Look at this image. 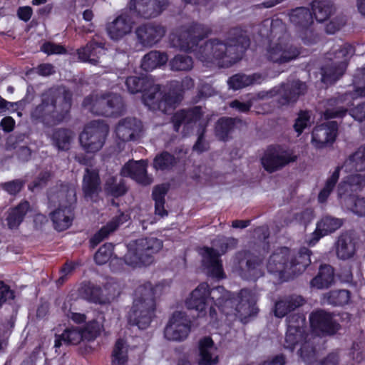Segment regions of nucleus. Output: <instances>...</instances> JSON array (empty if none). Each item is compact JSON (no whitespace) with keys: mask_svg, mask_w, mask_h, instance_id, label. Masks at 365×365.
<instances>
[{"mask_svg":"<svg viewBox=\"0 0 365 365\" xmlns=\"http://www.w3.org/2000/svg\"><path fill=\"white\" fill-rule=\"evenodd\" d=\"M125 86L129 93L135 94L138 93H143L145 96L153 86V82L148 76H128L125 80Z\"/></svg>","mask_w":365,"mask_h":365,"instance_id":"obj_37","label":"nucleus"},{"mask_svg":"<svg viewBox=\"0 0 365 365\" xmlns=\"http://www.w3.org/2000/svg\"><path fill=\"white\" fill-rule=\"evenodd\" d=\"M121 173L138 183L148 184L147 181L146 164L143 160L129 161L123 167Z\"/></svg>","mask_w":365,"mask_h":365,"instance_id":"obj_27","label":"nucleus"},{"mask_svg":"<svg viewBox=\"0 0 365 365\" xmlns=\"http://www.w3.org/2000/svg\"><path fill=\"white\" fill-rule=\"evenodd\" d=\"M187 119L189 124L199 121L203 116V111L200 106H196L188 110H185Z\"/></svg>","mask_w":365,"mask_h":365,"instance_id":"obj_64","label":"nucleus"},{"mask_svg":"<svg viewBox=\"0 0 365 365\" xmlns=\"http://www.w3.org/2000/svg\"><path fill=\"white\" fill-rule=\"evenodd\" d=\"M73 133L70 129L65 128H56L52 134L53 144L59 150H68L70 148Z\"/></svg>","mask_w":365,"mask_h":365,"instance_id":"obj_43","label":"nucleus"},{"mask_svg":"<svg viewBox=\"0 0 365 365\" xmlns=\"http://www.w3.org/2000/svg\"><path fill=\"white\" fill-rule=\"evenodd\" d=\"M168 5V0H130L129 9L138 17L155 18L160 15Z\"/></svg>","mask_w":365,"mask_h":365,"instance_id":"obj_17","label":"nucleus"},{"mask_svg":"<svg viewBox=\"0 0 365 365\" xmlns=\"http://www.w3.org/2000/svg\"><path fill=\"white\" fill-rule=\"evenodd\" d=\"M312 14L318 22H324L329 19L334 11L333 4L328 0H314L312 4Z\"/></svg>","mask_w":365,"mask_h":365,"instance_id":"obj_38","label":"nucleus"},{"mask_svg":"<svg viewBox=\"0 0 365 365\" xmlns=\"http://www.w3.org/2000/svg\"><path fill=\"white\" fill-rule=\"evenodd\" d=\"M289 18L299 31H307L313 24L312 11L304 6L292 9L289 13Z\"/></svg>","mask_w":365,"mask_h":365,"instance_id":"obj_25","label":"nucleus"},{"mask_svg":"<svg viewBox=\"0 0 365 365\" xmlns=\"http://www.w3.org/2000/svg\"><path fill=\"white\" fill-rule=\"evenodd\" d=\"M311 116L309 112L307 110H301L298 113L297 118L294 120L293 128L297 133V135H300L305 128L310 126L311 124Z\"/></svg>","mask_w":365,"mask_h":365,"instance_id":"obj_52","label":"nucleus"},{"mask_svg":"<svg viewBox=\"0 0 365 365\" xmlns=\"http://www.w3.org/2000/svg\"><path fill=\"white\" fill-rule=\"evenodd\" d=\"M306 300L301 295L290 294L284 296L274 303V315L277 318H283L289 313L303 306Z\"/></svg>","mask_w":365,"mask_h":365,"instance_id":"obj_23","label":"nucleus"},{"mask_svg":"<svg viewBox=\"0 0 365 365\" xmlns=\"http://www.w3.org/2000/svg\"><path fill=\"white\" fill-rule=\"evenodd\" d=\"M337 257L341 259L351 258L356 252V242L349 235H341L336 242V249Z\"/></svg>","mask_w":365,"mask_h":365,"instance_id":"obj_33","label":"nucleus"},{"mask_svg":"<svg viewBox=\"0 0 365 365\" xmlns=\"http://www.w3.org/2000/svg\"><path fill=\"white\" fill-rule=\"evenodd\" d=\"M220 255L221 254L217 250L212 247H205L204 265L207 267L222 262Z\"/></svg>","mask_w":365,"mask_h":365,"instance_id":"obj_60","label":"nucleus"},{"mask_svg":"<svg viewBox=\"0 0 365 365\" xmlns=\"http://www.w3.org/2000/svg\"><path fill=\"white\" fill-rule=\"evenodd\" d=\"M83 108H89L96 115L117 118L123 115L125 110L123 100L120 95L108 93L93 98L85 97L82 102Z\"/></svg>","mask_w":365,"mask_h":365,"instance_id":"obj_8","label":"nucleus"},{"mask_svg":"<svg viewBox=\"0 0 365 365\" xmlns=\"http://www.w3.org/2000/svg\"><path fill=\"white\" fill-rule=\"evenodd\" d=\"M108 132V125L103 120H92L81 133L80 144L86 153H96L104 145Z\"/></svg>","mask_w":365,"mask_h":365,"instance_id":"obj_10","label":"nucleus"},{"mask_svg":"<svg viewBox=\"0 0 365 365\" xmlns=\"http://www.w3.org/2000/svg\"><path fill=\"white\" fill-rule=\"evenodd\" d=\"M80 294L87 301L98 304H106L110 302L108 296L103 294L101 286L91 282H84L79 289Z\"/></svg>","mask_w":365,"mask_h":365,"instance_id":"obj_26","label":"nucleus"},{"mask_svg":"<svg viewBox=\"0 0 365 365\" xmlns=\"http://www.w3.org/2000/svg\"><path fill=\"white\" fill-rule=\"evenodd\" d=\"M168 187L164 185H156L152 192V197L155 201V213L161 217L168 215L165 209V195L168 192Z\"/></svg>","mask_w":365,"mask_h":365,"instance_id":"obj_45","label":"nucleus"},{"mask_svg":"<svg viewBox=\"0 0 365 365\" xmlns=\"http://www.w3.org/2000/svg\"><path fill=\"white\" fill-rule=\"evenodd\" d=\"M15 298V292L10 287L4 282L0 281V307L8 300H13Z\"/></svg>","mask_w":365,"mask_h":365,"instance_id":"obj_62","label":"nucleus"},{"mask_svg":"<svg viewBox=\"0 0 365 365\" xmlns=\"http://www.w3.org/2000/svg\"><path fill=\"white\" fill-rule=\"evenodd\" d=\"M339 125L336 121L331 120L317 125L312 133V142L319 149L332 144L336 138Z\"/></svg>","mask_w":365,"mask_h":365,"instance_id":"obj_19","label":"nucleus"},{"mask_svg":"<svg viewBox=\"0 0 365 365\" xmlns=\"http://www.w3.org/2000/svg\"><path fill=\"white\" fill-rule=\"evenodd\" d=\"M344 165L350 171H365V144L350 155L345 160Z\"/></svg>","mask_w":365,"mask_h":365,"instance_id":"obj_41","label":"nucleus"},{"mask_svg":"<svg viewBox=\"0 0 365 365\" xmlns=\"http://www.w3.org/2000/svg\"><path fill=\"white\" fill-rule=\"evenodd\" d=\"M81 332L83 340L93 341L101 334L100 324L96 320L88 322L83 328H81Z\"/></svg>","mask_w":365,"mask_h":365,"instance_id":"obj_53","label":"nucleus"},{"mask_svg":"<svg viewBox=\"0 0 365 365\" xmlns=\"http://www.w3.org/2000/svg\"><path fill=\"white\" fill-rule=\"evenodd\" d=\"M162 247L163 241L156 237L140 238L130 243L125 255L116 261L133 268L146 267L153 262L154 255Z\"/></svg>","mask_w":365,"mask_h":365,"instance_id":"obj_6","label":"nucleus"},{"mask_svg":"<svg viewBox=\"0 0 365 365\" xmlns=\"http://www.w3.org/2000/svg\"><path fill=\"white\" fill-rule=\"evenodd\" d=\"M257 301L255 292L250 289L243 288L235 294L227 291L223 286L210 289L207 282H202L185 300V307L189 310L196 311L197 317H205L210 307L209 316L212 321L217 320L216 307L222 314H234L246 324L259 312Z\"/></svg>","mask_w":365,"mask_h":365,"instance_id":"obj_1","label":"nucleus"},{"mask_svg":"<svg viewBox=\"0 0 365 365\" xmlns=\"http://www.w3.org/2000/svg\"><path fill=\"white\" fill-rule=\"evenodd\" d=\"M314 339L309 337L304 340L298 351L299 357L307 364H311L315 359L317 351Z\"/></svg>","mask_w":365,"mask_h":365,"instance_id":"obj_49","label":"nucleus"},{"mask_svg":"<svg viewBox=\"0 0 365 365\" xmlns=\"http://www.w3.org/2000/svg\"><path fill=\"white\" fill-rule=\"evenodd\" d=\"M307 91L306 83L299 80L282 82L267 91L269 97L277 96V103L279 107L289 106L295 104L300 96Z\"/></svg>","mask_w":365,"mask_h":365,"instance_id":"obj_11","label":"nucleus"},{"mask_svg":"<svg viewBox=\"0 0 365 365\" xmlns=\"http://www.w3.org/2000/svg\"><path fill=\"white\" fill-rule=\"evenodd\" d=\"M354 51V46L349 43H344L338 50L334 51V54L336 58H341L342 60L341 61L347 63L348 57L353 55Z\"/></svg>","mask_w":365,"mask_h":365,"instance_id":"obj_63","label":"nucleus"},{"mask_svg":"<svg viewBox=\"0 0 365 365\" xmlns=\"http://www.w3.org/2000/svg\"><path fill=\"white\" fill-rule=\"evenodd\" d=\"M73 93L65 86L52 87L44 91L41 102L31 111V118L44 127L52 128L71 118Z\"/></svg>","mask_w":365,"mask_h":365,"instance_id":"obj_3","label":"nucleus"},{"mask_svg":"<svg viewBox=\"0 0 365 365\" xmlns=\"http://www.w3.org/2000/svg\"><path fill=\"white\" fill-rule=\"evenodd\" d=\"M332 312L319 309L309 314V324L312 331L317 336H334L340 329L341 325L334 319Z\"/></svg>","mask_w":365,"mask_h":365,"instance_id":"obj_13","label":"nucleus"},{"mask_svg":"<svg viewBox=\"0 0 365 365\" xmlns=\"http://www.w3.org/2000/svg\"><path fill=\"white\" fill-rule=\"evenodd\" d=\"M41 51L47 55L66 54L67 53V50L63 46L51 41L44 42L41 46Z\"/></svg>","mask_w":365,"mask_h":365,"instance_id":"obj_59","label":"nucleus"},{"mask_svg":"<svg viewBox=\"0 0 365 365\" xmlns=\"http://www.w3.org/2000/svg\"><path fill=\"white\" fill-rule=\"evenodd\" d=\"M192 321L184 312L176 311L170 318L164 329V336L169 341H182L189 335Z\"/></svg>","mask_w":365,"mask_h":365,"instance_id":"obj_14","label":"nucleus"},{"mask_svg":"<svg viewBox=\"0 0 365 365\" xmlns=\"http://www.w3.org/2000/svg\"><path fill=\"white\" fill-rule=\"evenodd\" d=\"M135 294L132 309L128 314V323L133 326H137L140 329H147L155 312V292L150 282L139 286Z\"/></svg>","mask_w":365,"mask_h":365,"instance_id":"obj_5","label":"nucleus"},{"mask_svg":"<svg viewBox=\"0 0 365 365\" xmlns=\"http://www.w3.org/2000/svg\"><path fill=\"white\" fill-rule=\"evenodd\" d=\"M25 181L22 179H15L1 183V187L10 195L15 196L24 187Z\"/></svg>","mask_w":365,"mask_h":365,"instance_id":"obj_56","label":"nucleus"},{"mask_svg":"<svg viewBox=\"0 0 365 365\" xmlns=\"http://www.w3.org/2000/svg\"><path fill=\"white\" fill-rule=\"evenodd\" d=\"M170 86H172V88L175 89L178 92L180 93V94L183 96L184 92L187 90L192 89L195 86V83L192 78L186 76L181 81H172L170 82Z\"/></svg>","mask_w":365,"mask_h":365,"instance_id":"obj_58","label":"nucleus"},{"mask_svg":"<svg viewBox=\"0 0 365 365\" xmlns=\"http://www.w3.org/2000/svg\"><path fill=\"white\" fill-rule=\"evenodd\" d=\"M309 334L307 331L294 330L287 329L284 346L285 349L293 351L297 345L300 344L309 338Z\"/></svg>","mask_w":365,"mask_h":365,"instance_id":"obj_44","label":"nucleus"},{"mask_svg":"<svg viewBox=\"0 0 365 365\" xmlns=\"http://www.w3.org/2000/svg\"><path fill=\"white\" fill-rule=\"evenodd\" d=\"M299 54L300 51L296 46L281 41L270 44L267 50V59L278 64H283L294 60Z\"/></svg>","mask_w":365,"mask_h":365,"instance_id":"obj_18","label":"nucleus"},{"mask_svg":"<svg viewBox=\"0 0 365 365\" xmlns=\"http://www.w3.org/2000/svg\"><path fill=\"white\" fill-rule=\"evenodd\" d=\"M238 240L237 238L230 237H223L218 240L216 246L221 252V255H225L227 252L235 249L238 245Z\"/></svg>","mask_w":365,"mask_h":365,"instance_id":"obj_57","label":"nucleus"},{"mask_svg":"<svg viewBox=\"0 0 365 365\" xmlns=\"http://www.w3.org/2000/svg\"><path fill=\"white\" fill-rule=\"evenodd\" d=\"M101 180L98 173L95 170H86L83 180V191L86 197H93L101 190Z\"/></svg>","mask_w":365,"mask_h":365,"instance_id":"obj_39","label":"nucleus"},{"mask_svg":"<svg viewBox=\"0 0 365 365\" xmlns=\"http://www.w3.org/2000/svg\"><path fill=\"white\" fill-rule=\"evenodd\" d=\"M59 200L58 207L50 213L53 227L58 232L69 228L75 217L76 192L68 186H62L57 192Z\"/></svg>","mask_w":365,"mask_h":365,"instance_id":"obj_7","label":"nucleus"},{"mask_svg":"<svg viewBox=\"0 0 365 365\" xmlns=\"http://www.w3.org/2000/svg\"><path fill=\"white\" fill-rule=\"evenodd\" d=\"M128 361L126 342L123 339L119 338L115 341L112 351L111 364L112 365H125Z\"/></svg>","mask_w":365,"mask_h":365,"instance_id":"obj_47","label":"nucleus"},{"mask_svg":"<svg viewBox=\"0 0 365 365\" xmlns=\"http://www.w3.org/2000/svg\"><path fill=\"white\" fill-rule=\"evenodd\" d=\"M132 24L131 18L126 14H122L107 24L106 31L111 39L118 41L131 31Z\"/></svg>","mask_w":365,"mask_h":365,"instance_id":"obj_24","label":"nucleus"},{"mask_svg":"<svg viewBox=\"0 0 365 365\" xmlns=\"http://www.w3.org/2000/svg\"><path fill=\"white\" fill-rule=\"evenodd\" d=\"M344 224L343 220L329 215H323L317 222L316 229L308 240L310 246L315 245L321 238L339 230Z\"/></svg>","mask_w":365,"mask_h":365,"instance_id":"obj_20","label":"nucleus"},{"mask_svg":"<svg viewBox=\"0 0 365 365\" xmlns=\"http://www.w3.org/2000/svg\"><path fill=\"white\" fill-rule=\"evenodd\" d=\"M113 245L112 243H105L100 247L94 255V261L98 265L106 264L110 259L113 252Z\"/></svg>","mask_w":365,"mask_h":365,"instance_id":"obj_51","label":"nucleus"},{"mask_svg":"<svg viewBox=\"0 0 365 365\" xmlns=\"http://www.w3.org/2000/svg\"><path fill=\"white\" fill-rule=\"evenodd\" d=\"M351 299V292L346 289L330 291L327 296V302L333 306L343 307L347 304Z\"/></svg>","mask_w":365,"mask_h":365,"instance_id":"obj_50","label":"nucleus"},{"mask_svg":"<svg viewBox=\"0 0 365 365\" xmlns=\"http://www.w3.org/2000/svg\"><path fill=\"white\" fill-rule=\"evenodd\" d=\"M334 282V269L329 264H322L318 274L311 280L312 287L317 289L328 288Z\"/></svg>","mask_w":365,"mask_h":365,"instance_id":"obj_32","label":"nucleus"},{"mask_svg":"<svg viewBox=\"0 0 365 365\" xmlns=\"http://www.w3.org/2000/svg\"><path fill=\"white\" fill-rule=\"evenodd\" d=\"M29 210L30 204L27 200H23L16 206L11 207L6 217L9 228L11 230L18 228Z\"/></svg>","mask_w":365,"mask_h":365,"instance_id":"obj_30","label":"nucleus"},{"mask_svg":"<svg viewBox=\"0 0 365 365\" xmlns=\"http://www.w3.org/2000/svg\"><path fill=\"white\" fill-rule=\"evenodd\" d=\"M177 164L175 156L168 151H162L153 159V166L156 170H170Z\"/></svg>","mask_w":365,"mask_h":365,"instance_id":"obj_46","label":"nucleus"},{"mask_svg":"<svg viewBox=\"0 0 365 365\" xmlns=\"http://www.w3.org/2000/svg\"><path fill=\"white\" fill-rule=\"evenodd\" d=\"M232 267L241 278L246 280L256 281L264 275L263 257L249 250L237 251L232 258Z\"/></svg>","mask_w":365,"mask_h":365,"instance_id":"obj_9","label":"nucleus"},{"mask_svg":"<svg viewBox=\"0 0 365 365\" xmlns=\"http://www.w3.org/2000/svg\"><path fill=\"white\" fill-rule=\"evenodd\" d=\"M211 29L201 24L192 22L179 36V46L181 49L194 53L202 62L222 60L229 57L234 60L241 59L243 53L250 45V39L246 30L240 27L231 28L225 41L217 38L200 42L207 38Z\"/></svg>","mask_w":365,"mask_h":365,"instance_id":"obj_2","label":"nucleus"},{"mask_svg":"<svg viewBox=\"0 0 365 365\" xmlns=\"http://www.w3.org/2000/svg\"><path fill=\"white\" fill-rule=\"evenodd\" d=\"M237 118L231 117L220 118L215 125V135L219 140L226 142L228 140L229 135L234 130Z\"/></svg>","mask_w":365,"mask_h":365,"instance_id":"obj_42","label":"nucleus"},{"mask_svg":"<svg viewBox=\"0 0 365 365\" xmlns=\"http://www.w3.org/2000/svg\"><path fill=\"white\" fill-rule=\"evenodd\" d=\"M135 33L140 45L144 47H152L165 35L166 29L160 23L148 22L138 26Z\"/></svg>","mask_w":365,"mask_h":365,"instance_id":"obj_16","label":"nucleus"},{"mask_svg":"<svg viewBox=\"0 0 365 365\" xmlns=\"http://www.w3.org/2000/svg\"><path fill=\"white\" fill-rule=\"evenodd\" d=\"M121 223L120 217H118L103 226L90 238V247L94 249L97 247L103 240L107 238L110 233L117 230Z\"/></svg>","mask_w":365,"mask_h":365,"instance_id":"obj_40","label":"nucleus"},{"mask_svg":"<svg viewBox=\"0 0 365 365\" xmlns=\"http://www.w3.org/2000/svg\"><path fill=\"white\" fill-rule=\"evenodd\" d=\"M262 80V76L260 73H255L252 75L237 73L230 77L227 83L233 90H239L255 83L259 84Z\"/></svg>","mask_w":365,"mask_h":365,"instance_id":"obj_35","label":"nucleus"},{"mask_svg":"<svg viewBox=\"0 0 365 365\" xmlns=\"http://www.w3.org/2000/svg\"><path fill=\"white\" fill-rule=\"evenodd\" d=\"M349 201L351 205V211L359 216H365V197L353 196Z\"/></svg>","mask_w":365,"mask_h":365,"instance_id":"obj_61","label":"nucleus"},{"mask_svg":"<svg viewBox=\"0 0 365 365\" xmlns=\"http://www.w3.org/2000/svg\"><path fill=\"white\" fill-rule=\"evenodd\" d=\"M142 131V123L135 118H125L120 120L116 128L117 138L123 142L136 140Z\"/></svg>","mask_w":365,"mask_h":365,"instance_id":"obj_21","label":"nucleus"},{"mask_svg":"<svg viewBox=\"0 0 365 365\" xmlns=\"http://www.w3.org/2000/svg\"><path fill=\"white\" fill-rule=\"evenodd\" d=\"M104 190L107 195L118 198L127 193L128 187L125 179L118 176H111L106 180Z\"/></svg>","mask_w":365,"mask_h":365,"instance_id":"obj_36","label":"nucleus"},{"mask_svg":"<svg viewBox=\"0 0 365 365\" xmlns=\"http://www.w3.org/2000/svg\"><path fill=\"white\" fill-rule=\"evenodd\" d=\"M311 255V250L306 247H300L297 253L289 247H281L269 256L267 268L280 279L288 281L304 272L312 262Z\"/></svg>","mask_w":365,"mask_h":365,"instance_id":"obj_4","label":"nucleus"},{"mask_svg":"<svg viewBox=\"0 0 365 365\" xmlns=\"http://www.w3.org/2000/svg\"><path fill=\"white\" fill-rule=\"evenodd\" d=\"M168 61V56L165 52L153 50L143 57L140 67L143 71L150 72L166 64Z\"/></svg>","mask_w":365,"mask_h":365,"instance_id":"obj_31","label":"nucleus"},{"mask_svg":"<svg viewBox=\"0 0 365 365\" xmlns=\"http://www.w3.org/2000/svg\"><path fill=\"white\" fill-rule=\"evenodd\" d=\"M154 91L147 96L153 109L158 110L163 113H168L170 110L174 109L183 98L180 93L172 88L170 85V89L168 93H162L159 88H155Z\"/></svg>","mask_w":365,"mask_h":365,"instance_id":"obj_15","label":"nucleus"},{"mask_svg":"<svg viewBox=\"0 0 365 365\" xmlns=\"http://www.w3.org/2000/svg\"><path fill=\"white\" fill-rule=\"evenodd\" d=\"M213 346L214 341L210 336H205L200 340L198 365H215L218 363V356H213L211 353Z\"/></svg>","mask_w":365,"mask_h":365,"instance_id":"obj_29","label":"nucleus"},{"mask_svg":"<svg viewBox=\"0 0 365 365\" xmlns=\"http://www.w3.org/2000/svg\"><path fill=\"white\" fill-rule=\"evenodd\" d=\"M105 42L97 41L93 38L85 46L77 49V55L80 61L90 63L96 66L99 63L100 57L105 54Z\"/></svg>","mask_w":365,"mask_h":365,"instance_id":"obj_22","label":"nucleus"},{"mask_svg":"<svg viewBox=\"0 0 365 365\" xmlns=\"http://www.w3.org/2000/svg\"><path fill=\"white\" fill-rule=\"evenodd\" d=\"M297 160V156L282 145H270L261 158V163L266 171L272 173Z\"/></svg>","mask_w":365,"mask_h":365,"instance_id":"obj_12","label":"nucleus"},{"mask_svg":"<svg viewBox=\"0 0 365 365\" xmlns=\"http://www.w3.org/2000/svg\"><path fill=\"white\" fill-rule=\"evenodd\" d=\"M287 329L307 331L306 316L304 313L290 314L287 318Z\"/></svg>","mask_w":365,"mask_h":365,"instance_id":"obj_54","label":"nucleus"},{"mask_svg":"<svg viewBox=\"0 0 365 365\" xmlns=\"http://www.w3.org/2000/svg\"><path fill=\"white\" fill-rule=\"evenodd\" d=\"M347 63L344 61L332 63L322 67V81L327 85L334 84L345 73Z\"/></svg>","mask_w":365,"mask_h":365,"instance_id":"obj_28","label":"nucleus"},{"mask_svg":"<svg viewBox=\"0 0 365 365\" xmlns=\"http://www.w3.org/2000/svg\"><path fill=\"white\" fill-rule=\"evenodd\" d=\"M169 66L174 71H188L193 67V61L187 55L177 54L170 61Z\"/></svg>","mask_w":365,"mask_h":365,"instance_id":"obj_48","label":"nucleus"},{"mask_svg":"<svg viewBox=\"0 0 365 365\" xmlns=\"http://www.w3.org/2000/svg\"><path fill=\"white\" fill-rule=\"evenodd\" d=\"M81 328L71 327L66 329L60 335L56 336L54 347L58 349L63 343L66 345H76L83 340ZM57 351V349H56Z\"/></svg>","mask_w":365,"mask_h":365,"instance_id":"obj_34","label":"nucleus"},{"mask_svg":"<svg viewBox=\"0 0 365 365\" xmlns=\"http://www.w3.org/2000/svg\"><path fill=\"white\" fill-rule=\"evenodd\" d=\"M351 191H361L365 187V174H352L343 182Z\"/></svg>","mask_w":365,"mask_h":365,"instance_id":"obj_55","label":"nucleus"}]
</instances>
